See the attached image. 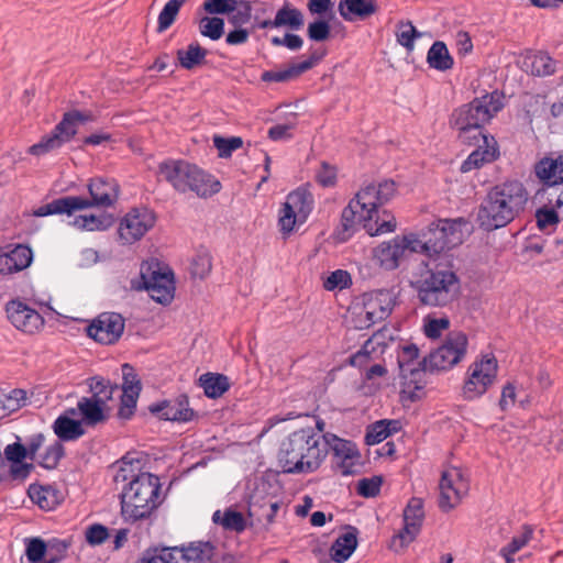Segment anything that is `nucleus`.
Returning a JSON list of instances; mask_svg holds the SVG:
<instances>
[{"instance_id": "1", "label": "nucleus", "mask_w": 563, "mask_h": 563, "mask_svg": "<svg viewBox=\"0 0 563 563\" xmlns=\"http://www.w3.org/2000/svg\"><path fill=\"white\" fill-rule=\"evenodd\" d=\"M118 464L113 481L124 484L120 495L123 518L132 522L150 518L163 501L159 477L141 472L139 461L122 457Z\"/></svg>"}, {"instance_id": "2", "label": "nucleus", "mask_w": 563, "mask_h": 563, "mask_svg": "<svg viewBox=\"0 0 563 563\" xmlns=\"http://www.w3.org/2000/svg\"><path fill=\"white\" fill-rule=\"evenodd\" d=\"M397 191V185L393 179H383L378 183H369L362 187L349 205L342 210L341 225L344 231L354 229L355 224L363 223L371 235L394 232L396 220H376V229L373 230L371 221L377 217L378 208L389 202Z\"/></svg>"}, {"instance_id": "3", "label": "nucleus", "mask_w": 563, "mask_h": 563, "mask_svg": "<svg viewBox=\"0 0 563 563\" xmlns=\"http://www.w3.org/2000/svg\"><path fill=\"white\" fill-rule=\"evenodd\" d=\"M527 202L528 191L521 181L514 179L497 184L478 207V227L487 232L504 228L525 211Z\"/></svg>"}, {"instance_id": "4", "label": "nucleus", "mask_w": 563, "mask_h": 563, "mask_svg": "<svg viewBox=\"0 0 563 563\" xmlns=\"http://www.w3.org/2000/svg\"><path fill=\"white\" fill-rule=\"evenodd\" d=\"M323 438L314 429L301 428L291 432L279 445L278 465L286 474L316 472L327 457Z\"/></svg>"}, {"instance_id": "5", "label": "nucleus", "mask_w": 563, "mask_h": 563, "mask_svg": "<svg viewBox=\"0 0 563 563\" xmlns=\"http://www.w3.org/2000/svg\"><path fill=\"white\" fill-rule=\"evenodd\" d=\"M503 107L501 95L497 90L487 92L454 109L450 117V125L457 131L461 143L477 145L482 142L487 144L484 126Z\"/></svg>"}, {"instance_id": "6", "label": "nucleus", "mask_w": 563, "mask_h": 563, "mask_svg": "<svg viewBox=\"0 0 563 563\" xmlns=\"http://www.w3.org/2000/svg\"><path fill=\"white\" fill-rule=\"evenodd\" d=\"M158 180L168 183L179 194L191 191L199 198H210L218 194L221 183L196 164L185 159L167 158L157 166Z\"/></svg>"}, {"instance_id": "7", "label": "nucleus", "mask_w": 563, "mask_h": 563, "mask_svg": "<svg viewBox=\"0 0 563 563\" xmlns=\"http://www.w3.org/2000/svg\"><path fill=\"white\" fill-rule=\"evenodd\" d=\"M88 191L90 198L81 196H65L52 200L38 207L34 211L35 217H47L53 214H67L71 216L78 210L88 208H109L112 207L120 192V186L115 179H106L97 177L90 179L88 184Z\"/></svg>"}, {"instance_id": "8", "label": "nucleus", "mask_w": 563, "mask_h": 563, "mask_svg": "<svg viewBox=\"0 0 563 563\" xmlns=\"http://www.w3.org/2000/svg\"><path fill=\"white\" fill-rule=\"evenodd\" d=\"M413 288L421 305L446 307L459 298L461 280L451 264L435 263L413 283Z\"/></svg>"}, {"instance_id": "9", "label": "nucleus", "mask_w": 563, "mask_h": 563, "mask_svg": "<svg viewBox=\"0 0 563 563\" xmlns=\"http://www.w3.org/2000/svg\"><path fill=\"white\" fill-rule=\"evenodd\" d=\"M468 221L464 218L439 219L431 222L420 236L409 235L411 252L438 257L442 253L462 244Z\"/></svg>"}, {"instance_id": "10", "label": "nucleus", "mask_w": 563, "mask_h": 563, "mask_svg": "<svg viewBox=\"0 0 563 563\" xmlns=\"http://www.w3.org/2000/svg\"><path fill=\"white\" fill-rule=\"evenodd\" d=\"M419 355V349L413 343L400 345L397 350L401 400L415 402L421 398L426 386L427 364H422Z\"/></svg>"}, {"instance_id": "11", "label": "nucleus", "mask_w": 563, "mask_h": 563, "mask_svg": "<svg viewBox=\"0 0 563 563\" xmlns=\"http://www.w3.org/2000/svg\"><path fill=\"white\" fill-rule=\"evenodd\" d=\"M498 374V362L493 353L483 354L467 368L462 387L464 400L473 401L481 398L494 385Z\"/></svg>"}, {"instance_id": "12", "label": "nucleus", "mask_w": 563, "mask_h": 563, "mask_svg": "<svg viewBox=\"0 0 563 563\" xmlns=\"http://www.w3.org/2000/svg\"><path fill=\"white\" fill-rule=\"evenodd\" d=\"M468 340L464 332H450L443 344L422 358L427 373L448 371L456 365L466 354Z\"/></svg>"}, {"instance_id": "13", "label": "nucleus", "mask_w": 563, "mask_h": 563, "mask_svg": "<svg viewBox=\"0 0 563 563\" xmlns=\"http://www.w3.org/2000/svg\"><path fill=\"white\" fill-rule=\"evenodd\" d=\"M394 306L389 290L378 289L362 296V307L355 313L354 325L356 329H368L375 323L385 320Z\"/></svg>"}, {"instance_id": "14", "label": "nucleus", "mask_w": 563, "mask_h": 563, "mask_svg": "<svg viewBox=\"0 0 563 563\" xmlns=\"http://www.w3.org/2000/svg\"><path fill=\"white\" fill-rule=\"evenodd\" d=\"M156 222L155 213L143 207L131 209L120 221L118 234L122 244L140 241Z\"/></svg>"}, {"instance_id": "15", "label": "nucleus", "mask_w": 563, "mask_h": 563, "mask_svg": "<svg viewBox=\"0 0 563 563\" xmlns=\"http://www.w3.org/2000/svg\"><path fill=\"white\" fill-rule=\"evenodd\" d=\"M322 446L325 444L327 454L331 451L338 467L343 476L353 475L357 472L361 454L356 444L350 440L341 439L338 435L325 432Z\"/></svg>"}, {"instance_id": "16", "label": "nucleus", "mask_w": 563, "mask_h": 563, "mask_svg": "<svg viewBox=\"0 0 563 563\" xmlns=\"http://www.w3.org/2000/svg\"><path fill=\"white\" fill-rule=\"evenodd\" d=\"M125 327L124 318L118 312H102L87 327V335L101 344H114Z\"/></svg>"}, {"instance_id": "17", "label": "nucleus", "mask_w": 563, "mask_h": 563, "mask_svg": "<svg viewBox=\"0 0 563 563\" xmlns=\"http://www.w3.org/2000/svg\"><path fill=\"white\" fill-rule=\"evenodd\" d=\"M534 174L542 185V191L548 192L550 189L559 190L563 186V153L551 152L534 164Z\"/></svg>"}, {"instance_id": "18", "label": "nucleus", "mask_w": 563, "mask_h": 563, "mask_svg": "<svg viewBox=\"0 0 563 563\" xmlns=\"http://www.w3.org/2000/svg\"><path fill=\"white\" fill-rule=\"evenodd\" d=\"M5 312L12 325L27 334L40 331L45 323L42 314L20 299H12L5 305Z\"/></svg>"}, {"instance_id": "19", "label": "nucleus", "mask_w": 563, "mask_h": 563, "mask_svg": "<svg viewBox=\"0 0 563 563\" xmlns=\"http://www.w3.org/2000/svg\"><path fill=\"white\" fill-rule=\"evenodd\" d=\"M424 517L422 498L411 497L402 511L404 528L394 537V541L398 539L400 547L411 543L420 533Z\"/></svg>"}, {"instance_id": "20", "label": "nucleus", "mask_w": 563, "mask_h": 563, "mask_svg": "<svg viewBox=\"0 0 563 563\" xmlns=\"http://www.w3.org/2000/svg\"><path fill=\"white\" fill-rule=\"evenodd\" d=\"M439 507L443 511L453 509L467 490V483L460 470L444 471L441 475Z\"/></svg>"}, {"instance_id": "21", "label": "nucleus", "mask_w": 563, "mask_h": 563, "mask_svg": "<svg viewBox=\"0 0 563 563\" xmlns=\"http://www.w3.org/2000/svg\"><path fill=\"white\" fill-rule=\"evenodd\" d=\"M151 413L161 420L186 423L192 421L197 413L189 407L188 396L183 394L175 399L163 400L148 407Z\"/></svg>"}, {"instance_id": "22", "label": "nucleus", "mask_w": 563, "mask_h": 563, "mask_svg": "<svg viewBox=\"0 0 563 563\" xmlns=\"http://www.w3.org/2000/svg\"><path fill=\"white\" fill-rule=\"evenodd\" d=\"M409 242H411L409 235H397L388 242H383L374 250V258L382 268L394 271L407 252L412 253Z\"/></svg>"}, {"instance_id": "23", "label": "nucleus", "mask_w": 563, "mask_h": 563, "mask_svg": "<svg viewBox=\"0 0 563 563\" xmlns=\"http://www.w3.org/2000/svg\"><path fill=\"white\" fill-rule=\"evenodd\" d=\"M144 288L151 298L158 303L167 305L174 298V278L172 273L153 271L150 276L142 275Z\"/></svg>"}, {"instance_id": "24", "label": "nucleus", "mask_w": 563, "mask_h": 563, "mask_svg": "<svg viewBox=\"0 0 563 563\" xmlns=\"http://www.w3.org/2000/svg\"><path fill=\"white\" fill-rule=\"evenodd\" d=\"M33 260L31 247L16 244L8 252L0 254V275H11L27 268Z\"/></svg>"}, {"instance_id": "25", "label": "nucleus", "mask_w": 563, "mask_h": 563, "mask_svg": "<svg viewBox=\"0 0 563 563\" xmlns=\"http://www.w3.org/2000/svg\"><path fill=\"white\" fill-rule=\"evenodd\" d=\"M377 0H340L338 12L346 22L365 21L378 12Z\"/></svg>"}, {"instance_id": "26", "label": "nucleus", "mask_w": 563, "mask_h": 563, "mask_svg": "<svg viewBox=\"0 0 563 563\" xmlns=\"http://www.w3.org/2000/svg\"><path fill=\"white\" fill-rule=\"evenodd\" d=\"M521 68L532 76H551L556 70V60L547 52H529L522 58Z\"/></svg>"}, {"instance_id": "27", "label": "nucleus", "mask_w": 563, "mask_h": 563, "mask_svg": "<svg viewBox=\"0 0 563 563\" xmlns=\"http://www.w3.org/2000/svg\"><path fill=\"white\" fill-rule=\"evenodd\" d=\"M357 534L356 527L347 526L346 532L334 540L330 548V555L335 563H344L354 553L358 543Z\"/></svg>"}, {"instance_id": "28", "label": "nucleus", "mask_w": 563, "mask_h": 563, "mask_svg": "<svg viewBox=\"0 0 563 563\" xmlns=\"http://www.w3.org/2000/svg\"><path fill=\"white\" fill-rule=\"evenodd\" d=\"M52 429L57 437V441L71 442L85 434V429L80 420H75L68 415H59L52 424Z\"/></svg>"}, {"instance_id": "29", "label": "nucleus", "mask_w": 563, "mask_h": 563, "mask_svg": "<svg viewBox=\"0 0 563 563\" xmlns=\"http://www.w3.org/2000/svg\"><path fill=\"white\" fill-rule=\"evenodd\" d=\"M107 406L89 397H81L77 402V409L81 416V422L86 426H97L108 420Z\"/></svg>"}, {"instance_id": "30", "label": "nucleus", "mask_w": 563, "mask_h": 563, "mask_svg": "<svg viewBox=\"0 0 563 563\" xmlns=\"http://www.w3.org/2000/svg\"><path fill=\"white\" fill-rule=\"evenodd\" d=\"M183 548L156 545L146 549L136 563H184Z\"/></svg>"}, {"instance_id": "31", "label": "nucleus", "mask_w": 563, "mask_h": 563, "mask_svg": "<svg viewBox=\"0 0 563 563\" xmlns=\"http://www.w3.org/2000/svg\"><path fill=\"white\" fill-rule=\"evenodd\" d=\"M284 203L297 212L300 223H305L313 209L314 200L308 189L299 187L287 195Z\"/></svg>"}, {"instance_id": "32", "label": "nucleus", "mask_w": 563, "mask_h": 563, "mask_svg": "<svg viewBox=\"0 0 563 563\" xmlns=\"http://www.w3.org/2000/svg\"><path fill=\"white\" fill-rule=\"evenodd\" d=\"M180 548H183L184 563H206L218 556L216 545L209 541L191 542L187 547L181 545Z\"/></svg>"}, {"instance_id": "33", "label": "nucleus", "mask_w": 563, "mask_h": 563, "mask_svg": "<svg viewBox=\"0 0 563 563\" xmlns=\"http://www.w3.org/2000/svg\"><path fill=\"white\" fill-rule=\"evenodd\" d=\"M27 493L32 501L44 510H53L62 503L59 490L51 485H31Z\"/></svg>"}, {"instance_id": "34", "label": "nucleus", "mask_w": 563, "mask_h": 563, "mask_svg": "<svg viewBox=\"0 0 563 563\" xmlns=\"http://www.w3.org/2000/svg\"><path fill=\"white\" fill-rule=\"evenodd\" d=\"M199 386L208 398L217 399L230 389L229 377L224 374L208 372L198 379Z\"/></svg>"}, {"instance_id": "35", "label": "nucleus", "mask_w": 563, "mask_h": 563, "mask_svg": "<svg viewBox=\"0 0 563 563\" xmlns=\"http://www.w3.org/2000/svg\"><path fill=\"white\" fill-rule=\"evenodd\" d=\"M208 51L198 42H191L186 48L176 51L178 65L187 70L199 67L206 63Z\"/></svg>"}, {"instance_id": "36", "label": "nucleus", "mask_w": 563, "mask_h": 563, "mask_svg": "<svg viewBox=\"0 0 563 563\" xmlns=\"http://www.w3.org/2000/svg\"><path fill=\"white\" fill-rule=\"evenodd\" d=\"M485 146L484 150H482L481 142L476 145L477 148L474 150L467 158L462 163L461 165V172L462 173H468L473 169L481 168L486 163L494 162L498 155V148L495 146H489V143L483 144Z\"/></svg>"}, {"instance_id": "37", "label": "nucleus", "mask_w": 563, "mask_h": 563, "mask_svg": "<svg viewBox=\"0 0 563 563\" xmlns=\"http://www.w3.org/2000/svg\"><path fill=\"white\" fill-rule=\"evenodd\" d=\"M427 63L430 68L439 71H446L453 67L454 59L445 43L442 41H435L427 53Z\"/></svg>"}, {"instance_id": "38", "label": "nucleus", "mask_w": 563, "mask_h": 563, "mask_svg": "<svg viewBox=\"0 0 563 563\" xmlns=\"http://www.w3.org/2000/svg\"><path fill=\"white\" fill-rule=\"evenodd\" d=\"M533 533L534 529L532 526L523 525L520 534L514 536L508 544L500 548L499 555L505 560L506 563H515L514 555L532 540Z\"/></svg>"}, {"instance_id": "39", "label": "nucleus", "mask_w": 563, "mask_h": 563, "mask_svg": "<svg viewBox=\"0 0 563 563\" xmlns=\"http://www.w3.org/2000/svg\"><path fill=\"white\" fill-rule=\"evenodd\" d=\"M87 385L91 393L89 398L98 400V402H102V405L107 407L108 402L112 399L113 394L119 389L117 384H111L109 379L98 375L88 378Z\"/></svg>"}, {"instance_id": "40", "label": "nucleus", "mask_w": 563, "mask_h": 563, "mask_svg": "<svg viewBox=\"0 0 563 563\" xmlns=\"http://www.w3.org/2000/svg\"><path fill=\"white\" fill-rule=\"evenodd\" d=\"M275 23L277 24V27L287 26L291 31H299L305 24V19L299 9L291 7L286 2L276 12Z\"/></svg>"}, {"instance_id": "41", "label": "nucleus", "mask_w": 563, "mask_h": 563, "mask_svg": "<svg viewBox=\"0 0 563 563\" xmlns=\"http://www.w3.org/2000/svg\"><path fill=\"white\" fill-rule=\"evenodd\" d=\"M212 521L221 525L225 530L242 532L246 528V520L242 512L228 508L223 514L217 510L212 515Z\"/></svg>"}, {"instance_id": "42", "label": "nucleus", "mask_w": 563, "mask_h": 563, "mask_svg": "<svg viewBox=\"0 0 563 563\" xmlns=\"http://www.w3.org/2000/svg\"><path fill=\"white\" fill-rule=\"evenodd\" d=\"M26 391L20 388L0 395V417L18 411L26 405Z\"/></svg>"}, {"instance_id": "43", "label": "nucleus", "mask_w": 563, "mask_h": 563, "mask_svg": "<svg viewBox=\"0 0 563 563\" xmlns=\"http://www.w3.org/2000/svg\"><path fill=\"white\" fill-rule=\"evenodd\" d=\"M224 19L217 15H205L199 19L198 27L202 36L211 41L220 40L224 34Z\"/></svg>"}, {"instance_id": "44", "label": "nucleus", "mask_w": 563, "mask_h": 563, "mask_svg": "<svg viewBox=\"0 0 563 563\" xmlns=\"http://www.w3.org/2000/svg\"><path fill=\"white\" fill-rule=\"evenodd\" d=\"M187 0H169L165 3L164 8L158 14L157 19V33H163L167 29H169L175 22L180 8L185 4Z\"/></svg>"}, {"instance_id": "45", "label": "nucleus", "mask_w": 563, "mask_h": 563, "mask_svg": "<svg viewBox=\"0 0 563 563\" xmlns=\"http://www.w3.org/2000/svg\"><path fill=\"white\" fill-rule=\"evenodd\" d=\"M422 33L419 32L411 21H399L397 23L396 40L399 45L405 47L408 52L413 51L415 41L420 38Z\"/></svg>"}, {"instance_id": "46", "label": "nucleus", "mask_w": 563, "mask_h": 563, "mask_svg": "<svg viewBox=\"0 0 563 563\" xmlns=\"http://www.w3.org/2000/svg\"><path fill=\"white\" fill-rule=\"evenodd\" d=\"M302 74L298 63H292L284 69L263 71L261 80L264 82H288L299 78Z\"/></svg>"}, {"instance_id": "47", "label": "nucleus", "mask_w": 563, "mask_h": 563, "mask_svg": "<svg viewBox=\"0 0 563 563\" xmlns=\"http://www.w3.org/2000/svg\"><path fill=\"white\" fill-rule=\"evenodd\" d=\"M534 217L538 229L545 233H551L554 231L560 220L562 219L560 217V211L545 205L536 210Z\"/></svg>"}, {"instance_id": "48", "label": "nucleus", "mask_w": 563, "mask_h": 563, "mask_svg": "<svg viewBox=\"0 0 563 563\" xmlns=\"http://www.w3.org/2000/svg\"><path fill=\"white\" fill-rule=\"evenodd\" d=\"M112 224V218L108 216H78L74 220V225L80 230L103 231Z\"/></svg>"}, {"instance_id": "49", "label": "nucleus", "mask_w": 563, "mask_h": 563, "mask_svg": "<svg viewBox=\"0 0 563 563\" xmlns=\"http://www.w3.org/2000/svg\"><path fill=\"white\" fill-rule=\"evenodd\" d=\"M65 448L60 441H54L48 445L37 461L38 465L45 470H54L58 466L60 460L65 456Z\"/></svg>"}, {"instance_id": "50", "label": "nucleus", "mask_w": 563, "mask_h": 563, "mask_svg": "<svg viewBox=\"0 0 563 563\" xmlns=\"http://www.w3.org/2000/svg\"><path fill=\"white\" fill-rule=\"evenodd\" d=\"M212 269V256L206 250L199 251L190 264V274L194 278L205 279Z\"/></svg>"}, {"instance_id": "51", "label": "nucleus", "mask_w": 563, "mask_h": 563, "mask_svg": "<svg viewBox=\"0 0 563 563\" xmlns=\"http://www.w3.org/2000/svg\"><path fill=\"white\" fill-rule=\"evenodd\" d=\"M63 145L64 143L60 141L57 134H54L51 131V133L44 135L40 142L31 145L27 152L34 156H43L49 152L60 148Z\"/></svg>"}, {"instance_id": "52", "label": "nucleus", "mask_w": 563, "mask_h": 563, "mask_svg": "<svg viewBox=\"0 0 563 563\" xmlns=\"http://www.w3.org/2000/svg\"><path fill=\"white\" fill-rule=\"evenodd\" d=\"M271 500L272 495L269 494H263V496L254 495L250 503L249 515L256 518L260 522L263 521V525L266 526V515L269 514L268 505Z\"/></svg>"}, {"instance_id": "53", "label": "nucleus", "mask_w": 563, "mask_h": 563, "mask_svg": "<svg viewBox=\"0 0 563 563\" xmlns=\"http://www.w3.org/2000/svg\"><path fill=\"white\" fill-rule=\"evenodd\" d=\"M296 224H301L297 212L292 211L289 206L283 203L279 210L278 227L284 239L292 233Z\"/></svg>"}, {"instance_id": "54", "label": "nucleus", "mask_w": 563, "mask_h": 563, "mask_svg": "<svg viewBox=\"0 0 563 563\" xmlns=\"http://www.w3.org/2000/svg\"><path fill=\"white\" fill-rule=\"evenodd\" d=\"M331 35V25L324 18L316 19L307 27V36L313 42L327 41Z\"/></svg>"}, {"instance_id": "55", "label": "nucleus", "mask_w": 563, "mask_h": 563, "mask_svg": "<svg viewBox=\"0 0 563 563\" xmlns=\"http://www.w3.org/2000/svg\"><path fill=\"white\" fill-rule=\"evenodd\" d=\"M74 115L65 112L62 120L52 130L64 144L68 143L77 133L76 123L71 118Z\"/></svg>"}, {"instance_id": "56", "label": "nucleus", "mask_w": 563, "mask_h": 563, "mask_svg": "<svg viewBox=\"0 0 563 563\" xmlns=\"http://www.w3.org/2000/svg\"><path fill=\"white\" fill-rule=\"evenodd\" d=\"M213 145L218 150L220 157L228 158L235 150L242 147L243 141L239 136L223 137L216 135L213 137Z\"/></svg>"}, {"instance_id": "57", "label": "nucleus", "mask_w": 563, "mask_h": 563, "mask_svg": "<svg viewBox=\"0 0 563 563\" xmlns=\"http://www.w3.org/2000/svg\"><path fill=\"white\" fill-rule=\"evenodd\" d=\"M352 285V277L347 271L336 269L323 282V287L329 290L345 289Z\"/></svg>"}, {"instance_id": "58", "label": "nucleus", "mask_w": 563, "mask_h": 563, "mask_svg": "<svg viewBox=\"0 0 563 563\" xmlns=\"http://www.w3.org/2000/svg\"><path fill=\"white\" fill-rule=\"evenodd\" d=\"M140 393H124L122 391L120 398V406L118 409V418L121 420H130L135 412L136 402L139 399Z\"/></svg>"}, {"instance_id": "59", "label": "nucleus", "mask_w": 563, "mask_h": 563, "mask_svg": "<svg viewBox=\"0 0 563 563\" xmlns=\"http://www.w3.org/2000/svg\"><path fill=\"white\" fill-rule=\"evenodd\" d=\"M338 169L334 165L323 161L316 172V181L324 188L333 187L336 184Z\"/></svg>"}, {"instance_id": "60", "label": "nucleus", "mask_w": 563, "mask_h": 563, "mask_svg": "<svg viewBox=\"0 0 563 563\" xmlns=\"http://www.w3.org/2000/svg\"><path fill=\"white\" fill-rule=\"evenodd\" d=\"M382 484L380 476L364 477L358 481L356 492L362 497L373 498L379 494Z\"/></svg>"}, {"instance_id": "61", "label": "nucleus", "mask_w": 563, "mask_h": 563, "mask_svg": "<svg viewBox=\"0 0 563 563\" xmlns=\"http://www.w3.org/2000/svg\"><path fill=\"white\" fill-rule=\"evenodd\" d=\"M47 545L41 538L29 539L25 554L31 563H40L45 558Z\"/></svg>"}, {"instance_id": "62", "label": "nucleus", "mask_w": 563, "mask_h": 563, "mask_svg": "<svg viewBox=\"0 0 563 563\" xmlns=\"http://www.w3.org/2000/svg\"><path fill=\"white\" fill-rule=\"evenodd\" d=\"M388 437L389 431L386 429L385 421L379 420L367 427L365 443L367 445H375L383 442Z\"/></svg>"}, {"instance_id": "63", "label": "nucleus", "mask_w": 563, "mask_h": 563, "mask_svg": "<svg viewBox=\"0 0 563 563\" xmlns=\"http://www.w3.org/2000/svg\"><path fill=\"white\" fill-rule=\"evenodd\" d=\"M85 537L89 545H101L109 538V529L101 523H92L87 527Z\"/></svg>"}, {"instance_id": "64", "label": "nucleus", "mask_w": 563, "mask_h": 563, "mask_svg": "<svg viewBox=\"0 0 563 563\" xmlns=\"http://www.w3.org/2000/svg\"><path fill=\"white\" fill-rule=\"evenodd\" d=\"M123 384L122 391L124 393H141L142 386L137 374L134 372L130 364L122 365Z\"/></svg>"}]
</instances>
